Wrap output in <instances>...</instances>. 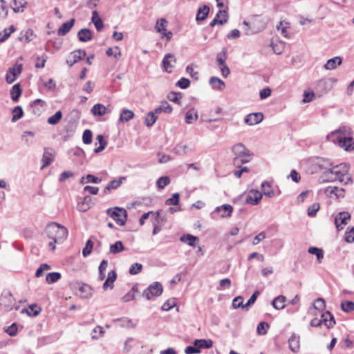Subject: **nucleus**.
I'll list each match as a JSON object with an SVG mask.
<instances>
[{"label": "nucleus", "instance_id": "obj_51", "mask_svg": "<svg viewBox=\"0 0 354 354\" xmlns=\"http://www.w3.org/2000/svg\"><path fill=\"white\" fill-rule=\"evenodd\" d=\"M136 292H138V288L134 286L132 287L131 290L122 298V301L128 302L131 300H133L135 298V294Z\"/></svg>", "mask_w": 354, "mask_h": 354}, {"label": "nucleus", "instance_id": "obj_15", "mask_svg": "<svg viewBox=\"0 0 354 354\" xmlns=\"http://www.w3.org/2000/svg\"><path fill=\"white\" fill-rule=\"evenodd\" d=\"M31 106L33 113L36 115H40L46 109V102L41 99H37L32 102Z\"/></svg>", "mask_w": 354, "mask_h": 354}, {"label": "nucleus", "instance_id": "obj_28", "mask_svg": "<svg viewBox=\"0 0 354 354\" xmlns=\"http://www.w3.org/2000/svg\"><path fill=\"white\" fill-rule=\"evenodd\" d=\"M209 12V8L207 5H204L203 6L198 8L196 17V21H203L205 20Z\"/></svg>", "mask_w": 354, "mask_h": 354}, {"label": "nucleus", "instance_id": "obj_46", "mask_svg": "<svg viewBox=\"0 0 354 354\" xmlns=\"http://www.w3.org/2000/svg\"><path fill=\"white\" fill-rule=\"evenodd\" d=\"M308 252L310 254L316 255L318 262H322V260L324 258V254L322 249L317 247H310L308 248Z\"/></svg>", "mask_w": 354, "mask_h": 354}, {"label": "nucleus", "instance_id": "obj_50", "mask_svg": "<svg viewBox=\"0 0 354 354\" xmlns=\"http://www.w3.org/2000/svg\"><path fill=\"white\" fill-rule=\"evenodd\" d=\"M158 116L149 111L145 117V124L147 127H151L156 122Z\"/></svg>", "mask_w": 354, "mask_h": 354}, {"label": "nucleus", "instance_id": "obj_10", "mask_svg": "<svg viewBox=\"0 0 354 354\" xmlns=\"http://www.w3.org/2000/svg\"><path fill=\"white\" fill-rule=\"evenodd\" d=\"M351 218V215L347 212H342L339 213L335 218V224L338 231L344 228V225L347 223V221Z\"/></svg>", "mask_w": 354, "mask_h": 354}, {"label": "nucleus", "instance_id": "obj_49", "mask_svg": "<svg viewBox=\"0 0 354 354\" xmlns=\"http://www.w3.org/2000/svg\"><path fill=\"white\" fill-rule=\"evenodd\" d=\"M227 59L226 48H223L221 53H218L216 55V62L218 65L223 66L225 65V61Z\"/></svg>", "mask_w": 354, "mask_h": 354}, {"label": "nucleus", "instance_id": "obj_60", "mask_svg": "<svg viewBox=\"0 0 354 354\" xmlns=\"http://www.w3.org/2000/svg\"><path fill=\"white\" fill-rule=\"evenodd\" d=\"M142 269V265L141 263H135L131 266L129 272L131 275H135L140 273Z\"/></svg>", "mask_w": 354, "mask_h": 354}, {"label": "nucleus", "instance_id": "obj_25", "mask_svg": "<svg viewBox=\"0 0 354 354\" xmlns=\"http://www.w3.org/2000/svg\"><path fill=\"white\" fill-rule=\"evenodd\" d=\"M91 21L97 31L100 32L103 29L104 24L97 10L93 11Z\"/></svg>", "mask_w": 354, "mask_h": 354}, {"label": "nucleus", "instance_id": "obj_27", "mask_svg": "<svg viewBox=\"0 0 354 354\" xmlns=\"http://www.w3.org/2000/svg\"><path fill=\"white\" fill-rule=\"evenodd\" d=\"M209 82L214 88L218 91L223 90L225 86V82L217 77H212Z\"/></svg>", "mask_w": 354, "mask_h": 354}, {"label": "nucleus", "instance_id": "obj_23", "mask_svg": "<svg viewBox=\"0 0 354 354\" xmlns=\"http://www.w3.org/2000/svg\"><path fill=\"white\" fill-rule=\"evenodd\" d=\"M288 344L290 349L294 353L299 350V336L293 334L288 339Z\"/></svg>", "mask_w": 354, "mask_h": 354}, {"label": "nucleus", "instance_id": "obj_24", "mask_svg": "<svg viewBox=\"0 0 354 354\" xmlns=\"http://www.w3.org/2000/svg\"><path fill=\"white\" fill-rule=\"evenodd\" d=\"M180 241L188 244L189 246L195 247L199 242L197 236L191 234H184L180 238Z\"/></svg>", "mask_w": 354, "mask_h": 354}, {"label": "nucleus", "instance_id": "obj_39", "mask_svg": "<svg viewBox=\"0 0 354 354\" xmlns=\"http://www.w3.org/2000/svg\"><path fill=\"white\" fill-rule=\"evenodd\" d=\"M124 250V246L121 241H116L110 245V253L118 254Z\"/></svg>", "mask_w": 354, "mask_h": 354}, {"label": "nucleus", "instance_id": "obj_43", "mask_svg": "<svg viewBox=\"0 0 354 354\" xmlns=\"http://www.w3.org/2000/svg\"><path fill=\"white\" fill-rule=\"evenodd\" d=\"M188 146L187 145H176L172 149V152L178 156H183L187 153Z\"/></svg>", "mask_w": 354, "mask_h": 354}, {"label": "nucleus", "instance_id": "obj_58", "mask_svg": "<svg viewBox=\"0 0 354 354\" xmlns=\"http://www.w3.org/2000/svg\"><path fill=\"white\" fill-rule=\"evenodd\" d=\"M8 8L4 0H0V19H5L8 16Z\"/></svg>", "mask_w": 354, "mask_h": 354}, {"label": "nucleus", "instance_id": "obj_41", "mask_svg": "<svg viewBox=\"0 0 354 354\" xmlns=\"http://www.w3.org/2000/svg\"><path fill=\"white\" fill-rule=\"evenodd\" d=\"M289 28V24L286 21H280L279 24L277 26V30L280 31L281 34L286 38H290V36L287 32V29Z\"/></svg>", "mask_w": 354, "mask_h": 354}, {"label": "nucleus", "instance_id": "obj_12", "mask_svg": "<svg viewBox=\"0 0 354 354\" xmlns=\"http://www.w3.org/2000/svg\"><path fill=\"white\" fill-rule=\"evenodd\" d=\"M336 143L345 151H350L354 149V138L353 137L340 138Z\"/></svg>", "mask_w": 354, "mask_h": 354}, {"label": "nucleus", "instance_id": "obj_9", "mask_svg": "<svg viewBox=\"0 0 354 354\" xmlns=\"http://www.w3.org/2000/svg\"><path fill=\"white\" fill-rule=\"evenodd\" d=\"M23 69V66L21 64H16L11 68H9L7 71L6 80L8 84H11L15 81L17 77L21 74Z\"/></svg>", "mask_w": 354, "mask_h": 354}, {"label": "nucleus", "instance_id": "obj_19", "mask_svg": "<svg viewBox=\"0 0 354 354\" xmlns=\"http://www.w3.org/2000/svg\"><path fill=\"white\" fill-rule=\"evenodd\" d=\"M75 19H71V20L64 23L62 24V26L59 28L57 30V34L59 36H64L66 35L72 28V27L75 24Z\"/></svg>", "mask_w": 354, "mask_h": 354}, {"label": "nucleus", "instance_id": "obj_13", "mask_svg": "<svg viewBox=\"0 0 354 354\" xmlns=\"http://www.w3.org/2000/svg\"><path fill=\"white\" fill-rule=\"evenodd\" d=\"M262 198V194L257 190L250 191L246 196L245 203L250 205H257Z\"/></svg>", "mask_w": 354, "mask_h": 354}, {"label": "nucleus", "instance_id": "obj_63", "mask_svg": "<svg viewBox=\"0 0 354 354\" xmlns=\"http://www.w3.org/2000/svg\"><path fill=\"white\" fill-rule=\"evenodd\" d=\"M313 306L315 309H317L319 311H323L326 307V304H325L324 299L322 298H318V299H315V301L313 304Z\"/></svg>", "mask_w": 354, "mask_h": 354}, {"label": "nucleus", "instance_id": "obj_21", "mask_svg": "<svg viewBox=\"0 0 354 354\" xmlns=\"http://www.w3.org/2000/svg\"><path fill=\"white\" fill-rule=\"evenodd\" d=\"M78 39L82 42H86L92 39L93 34L90 29L82 28L77 32Z\"/></svg>", "mask_w": 354, "mask_h": 354}, {"label": "nucleus", "instance_id": "obj_5", "mask_svg": "<svg viewBox=\"0 0 354 354\" xmlns=\"http://www.w3.org/2000/svg\"><path fill=\"white\" fill-rule=\"evenodd\" d=\"M163 291L162 286L160 283L156 281L151 284L142 292V296L147 299L150 300L153 297L160 296Z\"/></svg>", "mask_w": 354, "mask_h": 354}, {"label": "nucleus", "instance_id": "obj_55", "mask_svg": "<svg viewBox=\"0 0 354 354\" xmlns=\"http://www.w3.org/2000/svg\"><path fill=\"white\" fill-rule=\"evenodd\" d=\"M169 183L170 179L168 176H162L158 179L156 185L159 189H164Z\"/></svg>", "mask_w": 354, "mask_h": 354}, {"label": "nucleus", "instance_id": "obj_57", "mask_svg": "<svg viewBox=\"0 0 354 354\" xmlns=\"http://www.w3.org/2000/svg\"><path fill=\"white\" fill-rule=\"evenodd\" d=\"M93 248V243L91 240H88L86 243L85 247L83 248L82 254L84 257H88L92 252Z\"/></svg>", "mask_w": 354, "mask_h": 354}, {"label": "nucleus", "instance_id": "obj_4", "mask_svg": "<svg viewBox=\"0 0 354 354\" xmlns=\"http://www.w3.org/2000/svg\"><path fill=\"white\" fill-rule=\"evenodd\" d=\"M106 214L111 217L118 225L120 226L125 225L127 219V212L124 209L118 207L109 208L106 210Z\"/></svg>", "mask_w": 354, "mask_h": 354}, {"label": "nucleus", "instance_id": "obj_48", "mask_svg": "<svg viewBox=\"0 0 354 354\" xmlns=\"http://www.w3.org/2000/svg\"><path fill=\"white\" fill-rule=\"evenodd\" d=\"M53 159H54V158H53V155L50 153L46 151L44 153L43 158H42V162H43L42 169L50 165L53 162Z\"/></svg>", "mask_w": 354, "mask_h": 354}, {"label": "nucleus", "instance_id": "obj_64", "mask_svg": "<svg viewBox=\"0 0 354 354\" xmlns=\"http://www.w3.org/2000/svg\"><path fill=\"white\" fill-rule=\"evenodd\" d=\"M269 325L266 322H260L257 328V331L259 335H264L267 333V329L268 328Z\"/></svg>", "mask_w": 354, "mask_h": 354}, {"label": "nucleus", "instance_id": "obj_22", "mask_svg": "<svg viewBox=\"0 0 354 354\" xmlns=\"http://www.w3.org/2000/svg\"><path fill=\"white\" fill-rule=\"evenodd\" d=\"M342 58L339 56L331 58L327 61L324 65V68L326 70H334L337 68L338 66L342 64Z\"/></svg>", "mask_w": 354, "mask_h": 354}, {"label": "nucleus", "instance_id": "obj_3", "mask_svg": "<svg viewBox=\"0 0 354 354\" xmlns=\"http://www.w3.org/2000/svg\"><path fill=\"white\" fill-rule=\"evenodd\" d=\"M348 167L345 164L336 165L328 171H326L327 177L331 180L343 181L344 176L348 173Z\"/></svg>", "mask_w": 354, "mask_h": 354}, {"label": "nucleus", "instance_id": "obj_56", "mask_svg": "<svg viewBox=\"0 0 354 354\" xmlns=\"http://www.w3.org/2000/svg\"><path fill=\"white\" fill-rule=\"evenodd\" d=\"M180 194L178 193H174L172 197L168 198L165 201L167 205H177L179 203Z\"/></svg>", "mask_w": 354, "mask_h": 354}, {"label": "nucleus", "instance_id": "obj_44", "mask_svg": "<svg viewBox=\"0 0 354 354\" xmlns=\"http://www.w3.org/2000/svg\"><path fill=\"white\" fill-rule=\"evenodd\" d=\"M61 278V274L57 272H50L46 275V280L48 284L57 282Z\"/></svg>", "mask_w": 354, "mask_h": 354}, {"label": "nucleus", "instance_id": "obj_17", "mask_svg": "<svg viewBox=\"0 0 354 354\" xmlns=\"http://www.w3.org/2000/svg\"><path fill=\"white\" fill-rule=\"evenodd\" d=\"M117 279V273L115 270H111L108 273V277L103 284V289L104 290L108 288L113 289L114 287V282Z\"/></svg>", "mask_w": 354, "mask_h": 354}, {"label": "nucleus", "instance_id": "obj_8", "mask_svg": "<svg viewBox=\"0 0 354 354\" xmlns=\"http://www.w3.org/2000/svg\"><path fill=\"white\" fill-rule=\"evenodd\" d=\"M0 304L6 310H10L15 305V299L11 292L7 291L4 292L0 298Z\"/></svg>", "mask_w": 354, "mask_h": 354}, {"label": "nucleus", "instance_id": "obj_16", "mask_svg": "<svg viewBox=\"0 0 354 354\" xmlns=\"http://www.w3.org/2000/svg\"><path fill=\"white\" fill-rule=\"evenodd\" d=\"M86 55V51L84 50L79 49L74 50L71 53L73 59L66 60V64L69 66H72L74 64L77 63L80 60L82 59Z\"/></svg>", "mask_w": 354, "mask_h": 354}, {"label": "nucleus", "instance_id": "obj_35", "mask_svg": "<svg viewBox=\"0 0 354 354\" xmlns=\"http://www.w3.org/2000/svg\"><path fill=\"white\" fill-rule=\"evenodd\" d=\"M21 94V89L19 84H15L10 90V96L14 102H17Z\"/></svg>", "mask_w": 354, "mask_h": 354}, {"label": "nucleus", "instance_id": "obj_18", "mask_svg": "<svg viewBox=\"0 0 354 354\" xmlns=\"http://www.w3.org/2000/svg\"><path fill=\"white\" fill-rule=\"evenodd\" d=\"M322 324L324 323L328 328H331L335 324L334 316L329 311L323 313L321 316Z\"/></svg>", "mask_w": 354, "mask_h": 354}, {"label": "nucleus", "instance_id": "obj_29", "mask_svg": "<svg viewBox=\"0 0 354 354\" xmlns=\"http://www.w3.org/2000/svg\"><path fill=\"white\" fill-rule=\"evenodd\" d=\"M27 2L25 0H13L12 8L15 12H23Z\"/></svg>", "mask_w": 354, "mask_h": 354}, {"label": "nucleus", "instance_id": "obj_59", "mask_svg": "<svg viewBox=\"0 0 354 354\" xmlns=\"http://www.w3.org/2000/svg\"><path fill=\"white\" fill-rule=\"evenodd\" d=\"M320 208L319 203H315L312 204L308 208V215L310 217H313L317 214V212Z\"/></svg>", "mask_w": 354, "mask_h": 354}, {"label": "nucleus", "instance_id": "obj_53", "mask_svg": "<svg viewBox=\"0 0 354 354\" xmlns=\"http://www.w3.org/2000/svg\"><path fill=\"white\" fill-rule=\"evenodd\" d=\"M342 310L346 313L354 310V302L351 301H345L341 304Z\"/></svg>", "mask_w": 354, "mask_h": 354}, {"label": "nucleus", "instance_id": "obj_14", "mask_svg": "<svg viewBox=\"0 0 354 354\" xmlns=\"http://www.w3.org/2000/svg\"><path fill=\"white\" fill-rule=\"evenodd\" d=\"M263 119V114L261 112L248 114L245 118V122L249 125H254L260 123Z\"/></svg>", "mask_w": 354, "mask_h": 354}, {"label": "nucleus", "instance_id": "obj_20", "mask_svg": "<svg viewBox=\"0 0 354 354\" xmlns=\"http://www.w3.org/2000/svg\"><path fill=\"white\" fill-rule=\"evenodd\" d=\"M233 211V207L231 205L224 204L221 206L217 207L215 209V212L219 213L222 217H229L231 216Z\"/></svg>", "mask_w": 354, "mask_h": 354}, {"label": "nucleus", "instance_id": "obj_42", "mask_svg": "<svg viewBox=\"0 0 354 354\" xmlns=\"http://www.w3.org/2000/svg\"><path fill=\"white\" fill-rule=\"evenodd\" d=\"M198 113L194 109L189 110L185 115V122L187 124H192L198 119Z\"/></svg>", "mask_w": 354, "mask_h": 354}, {"label": "nucleus", "instance_id": "obj_30", "mask_svg": "<svg viewBox=\"0 0 354 354\" xmlns=\"http://www.w3.org/2000/svg\"><path fill=\"white\" fill-rule=\"evenodd\" d=\"M124 179V178L122 177L120 178L119 180H113L110 181L109 183L105 187L103 191L104 194H106L113 189H117L118 187H119L122 183V180Z\"/></svg>", "mask_w": 354, "mask_h": 354}, {"label": "nucleus", "instance_id": "obj_32", "mask_svg": "<svg viewBox=\"0 0 354 354\" xmlns=\"http://www.w3.org/2000/svg\"><path fill=\"white\" fill-rule=\"evenodd\" d=\"M97 143L100 144L99 147H96L94 149V152L96 153H100L101 151H102L107 145V142L106 140H104V136L101 134L97 135L96 137V142H95V145H97Z\"/></svg>", "mask_w": 354, "mask_h": 354}, {"label": "nucleus", "instance_id": "obj_2", "mask_svg": "<svg viewBox=\"0 0 354 354\" xmlns=\"http://www.w3.org/2000/svg\"><path fill=\"white\" fill-rule=\"evenodd\" d=\"M232 152L234 155L233 164L237 167H241V164L249 162L252 156L250 151L241 142L233 145Z\"/></svg>", "mask_w": 354, "mask_h": 354}, {"label": "nucleus", "instance_id": "obj_7", "mask_svg": "<svg viewBox=\"0 0 354 354\" xmlns=\"http://www.w3.org/2000/svg\"><path fill=\"white\" fill-rule=\"evenodd\" d=\"M167 20L164 18H161L157 21L155 28L158 32L161 33L162 38L165 37L167 41H169L172 37V32L171 31H167Z\"/></svg>", "mask_w": 354, "mask_h": 354}, {"label": "nucleus", "instance_id": "obj_36", "mask_svg": "<svg viewBox=\"0 0 354 354\" xmlns=\"http://www.w3.org/2000/svg\"><path fill=\"white\" fill-rule=\"evenodd\" d=\"M134 117V113L129 109H123L120 113V120L122 122H127Z\"/></svg>", "mask_w": 354, "mask_h": 354}, {"label": "nucleus", "instance_id": "obj_40", "mask_svg": "<svg viewBox=\"0 0 354 354\" xmlns=\"http://www.w3.org/2000/svg\"><path fill=\"white\" fill-rule=\"evenodd\" d=\"M261 190L263 194L268 197H273L274 196V192L271 188V186L268 182L262 183Z\"/></svg>", "mask_w": 354, "mask_h": 354}, {"label": "nucleus", "instance_id": "obj_52", "mask_svg": "<svg viewBox=\"0 0 354 354\" xmlns=\"http://www.w3.org/2000/svg\"><path fill=\"white\" fill-rule=\"evenodd\" d=\"M24 115V111L20 106H17L13 109V115L12 118V122H15L22 118Z\"/></svg>", "mask_w": 354, "mask_h": 354}, {"label": "nucleus", "instance_id": "obj_11", "mask_svg": "<svg viewBox=\"0 0 354 354\" xmlns=\"http://www.w3.org/2000/svg\"><path fill=\"white\" fill-rule=\"evenodd\" d=\"M176 62V59L174 55L171 53L166 54L162 59V66L165 71L171 73V68L174 67Z\"/></svg>", "mask_w": 354, "mask_h": 354}, {"label": "nucleus", "instance_id": "obj_47", "mask_svg": "<svg viewBox=\"0 0 354 354\" xmlns=\"http://www.w3.org/2000/svg\"><path fill=\"white\" fill-rule=\"evenodd\" d=\"M328 191L332 195H335L337 198H343L344 196V189L337 187H329Z\"/></svg>", "mask_w": 354, "mask_h": 354}, {"label": "nucleus", "instance_id": "obj_1", "mask_svg": "<svg viewBox=\"0 0 354 354\" xmlns=\"http://www.w3.org/2000/svg\"><path fill=\"white\" fill-rule=\"evenodd\" d=\"M45 233L49 239L55 240V242L60 244L66 239L68 232L65 227L52 222L46 225Z\"/></svg>", "mask_w": 354, "mask_h": 354}, {"label": "nucleus", "instance_id": "obj_54", "mask_svg": "<svg viewBox=\"0 0 354 354\" xmlns=\"http://www.w3.org/2000/svg\"><path fill=\"white\" fill-rule=\"evenodd\" d=\"M182 97V95L180 93H176V92H170L167 95V98L171 102L177 103L178 104H180V99Z\"/></svg>", "mask_w": 354, "mask_h": 354}, {"label": "nucleus", "instance_id": "obj_31", "mask_svg": "<svg viewBox=\"0 0 354 354\" xmlns=\"http://www.w3.org/2000/svg\"><path fill=\"white\" fill-rule=\"evenodd\" d=\"M286 297L283 295H279L274 299L272 301V306L278 310L283 309L286 306L285 302Z\"/></svg>", "mask_w": 354, "mask_h": 354}, {"label": "nucleus", "instance_id": "obj_26", "mask_svg": "<svg viewBox=\"0 0 354 354\" xmlns=\"http://www.w3.org/2000/svg\"><path fill=\"white\" fill-rule=\"evenodd\" d=\"M16 31V28L11 25L9 28H4L0 32V43L6 41L11 35L12 33Z\"/></svg>", "mask_w": 354, "mask_h": 354}, {"label": "nucleus", "instance_id": "obj_34", "mask_svg": "<svg viewBox=\"0 0 354 354\" xmlns=\"http://www.w3.org/2000/svg\"><path fill=\"white\" fill-rule=\"evenodd\" d=\"M194 346H198L199 350L201 348H209L212 346L213 342L210 339H196L194 341Z\"/></svg>", "mask_w": 354, "mask_h": 354}, {"label": "nucleus", "instance_id": "obj_62", "mask_svg": "<svg viewBox=\"0 0 354 354\" xmlns=\"http://www.w3.org/2000/svg\"><path fill=\"white\" fill-rule=\"evenodd\" d=\"M354 227H348L345 234V241L347 243L354 242Z\"/></svg>", "mask_w": 354, "mask_h": 354}, {"label": "nucleus", "instance_id": "obj_37", "mask_svg": "<svg viewBox=\"0 0 354 354\" xmlns=\"http://www.w3.org/2000/svg\"><path fill=\"white\" fill-rule=\"evenodd\" d=\"M102 181L101 178L94 176L92 174H88L86 176H83L81 178L80 183H100Z\"/></svg>", "mask_w": 354, "mask_h": 354}, {"label": "nucleus", "instance_id": "obj_6", "mask_svg": "<svg viewBox=\"0 0 354 354\" xmlns=\"http://www.w3.org/2000/svg\"><path fill=\"white\" fill-rule=\"evenodd\" d=\"M351 134V129L348 127L343 126L339 127L338 129H336L331 132L330 134L327 136V139L335 143L340 138H350L351 137L350 136Z\"/></svg>", "mask_w": 354, "mask_h": 354}, {"label": "nucleus", "instance_id": "obj_61", "mask_svg": "<svg viewBox=\"0 0 354 354\" xmlns=\"http://www.w3.org/2000/svg\"><path fill=\"white\" fill-rule=\"evenodd\" d=\"M93 133L90 129H86L82 136V140L84 144H90L92 142Z\"/></svg>", "mask_w": 354, "mask_h": 354}, {"label": "nucleus", "instance_id": "obj_33", "mask_svg": "<svg viewBox=\"0 0 354 354\" xmlns=\"http://www.w3.org/2000/svg\"><path fill=\"white\" fill-rule=\"evenodd\" d=\"M91 112L94 115L102 116L106 113L107 109L102 104H96L92 107Z\"/></svg>", "mask_w": 354, "mask_h": 354}, {"label": "nucleus", "instance_id": "obj_45", "mask_svg": "<svg viewBox=\"0 0 354 354\" xmlns=\"http://www.w3.org/2000/svg\"><path fill=\"white\" fill-rule=\"evenodd\" d=\"M62 118V113L61 111H57L54 115L48 118V123L51 125H55L59 122Z\"/></svg>", "mask_w": 354, "mask_h": 354}, {"label": "nucleus", "instance_id": "obj_38", "mask_svg": "<svg viewBox=\"0 0 354 354\" xmlns=\"http://www.w3.org/2000/svg\"><path fill=\"white\" fill-rule=\"evenodd\" d=\"M108 267V261L107 260H102L99 266L98 270H99V274H98V279L100 281H102L104 279L106 275H105V271Z\"/></svg>", "mask_w": 354, "mask_h": 354}]
</instances>
